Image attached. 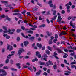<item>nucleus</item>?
Instances as JSON below:
<instances>
[{"label":"nucleus","mask_w":76,"mask_h":76,"mask_svg":"<svg viewBox=\"0 0 76 76\" xmlns=\"http://www.w3.org/2000/svg\"><path fill=\"white\" fill-rule=\"evenodd\" d=\"M17 41H20V37H17Z\"/></svg>","instance_id":"58836bf2"},{"label":"nucleus","mask_w":76,"mask_h":76,"mask_svg":"<svg viewBox=\"0 0 76 76\" xmlns=\"http://www.w3.org/2000/svg\"><path fill=\"white\" fill-rule=\"evenodd\" d=\"M28 33H29L30 34H33V33H34V32H33V31L30 30V31H28L27 32Z\"/></svg>","instance_id":"7c9ffc66"},{"label":"nucleus","mask_w":76,"mask_h":76,"mask_svg":"<svg viewBox=\"0 0 76 76\" xmlns=\"http://www.w3.org/2000/svg\"><path fill=\"white\" fill-rule=\"evenodd\" d=\"M54 56H57V52L56 51H55L54 53Z\"/></svg>","instance_id":"6e6d98bb"},{"label":"nucleus","mask_w":76,"mask_h":76,"mask_svg":"<svg viewBox=\"0 0 76 76\" xmlns=\"http://www.w3.org/2000/svg\"><path fill=\"white\" fill-rule=\"evenodd\" d=\"M47 35L49 36H51V34H50V33L49 32H47Z\"/></svg>","instance_id":"8fccbe9b"},{"label":"nucleus","mask_w":76,"mask_h":76,"mask_svg":"<svg viewBox=\"0 0 76 76\" xmlns=\"http://www.w3.org/2000/svg\"><path fill=\"white\" fill-rule=\"evenodd\" d=\"M75 54V53L73 52L72 53L70 54V56H74Z\"/></svg>","instance_id":"052dcab7"},{"label":"nucleus","mask_w":76,"mask_h":76,"mask_svg":"<svg viewBox=\"0 0 76 76\" xmlns=\"http://www.w3.org/2000/svg\"><path fill=\"white\" fill-rule=\"evenodd\" d=\"M7 45L8 46L7 48V50H9L10 48V51H11V50H13V47H12V46L10 45H9V44H7Z\"/></svg>","instance_id":"20e7f679"},{"label":"nucleus","mask_w":76,"mask_h":76,"mask_svg":"<svg viewBox=\"0 0 76 76\" xmlns=\"http://www.w3.org/2000/svg\"><path fill=\"white\" fill-rule=\"evenodd\" d=\"M66 67L67 69L69 70V71H71V69L70 67H68V66H66Z\"/></svg>","instance_id":"72a5a7b5"},{"label":"nucleus","mask_w":76,"mask_h":76,"mask_svg":"<svg viewBox=\"0 0 76 76\" xmlns=\"http://www.w3.org/2000/svg\"><path fill=\"white\" fill-rule=\"evenodd\" d=\"M40 65H44L45 63L44 62H41L40 63Z\"/></svg>","instance_id":"0e129e2a"},{"label":"nucleus","mask_w":76,"mask_h":76,"mask_svg":"<svg viewBox=\"0 0 76 76\" xmlns=\"http://www.w3.org/2000/svg\"><path fill=\"white\" fill-rule=\"evenodd\" d=\"M46 53L48 55H50V51L48 50H46Z\"/></svg>","instance_id":"393cba45"},{"label":"nucleus","mask_w":76,"mask_h":76,"mask_svg":"<svg viewBox=\"0 0 76 76\" xmlns=\"http://www.w3.org/2000/svg\"><path fill=\"white\" fill-rule=\"evenodd\" d=\"M21 31H22V30L21 29H17L16 32L17 33H19V32H21Z\"/></svg>","instance_id":"5701e85b"},{"label":"nucleus","mask_w":76,"mask_h":76,"mask_svg":"<svg viewBox=\"0 0 76 76\" xmlns=\"http://www.w3.org/2000/svg\"><path fill=\"white\" fill-rule=\"evenodd\" d=\"M14 55V54H11L8 55V56H7V59H8V58H9V59H10V58H11V56H13ZM9 56H10V57H9Z\"/></svg>","instance_id":"dca6fc26"},{"label":"nucleus","mask_w":76,"mask_h":76,"mask_svg":"<svg viewBox=\"0 0 76 76\" xmlns=\"http://www.w3.org/2000/svg\"><path fill=\"white\" fill-rule=\"evenodd\" d=\"M3 69H8V67L6 66H5L3 67Z\"/></svg>","instance_id":"79ce46f5"},{"label":"nucleus","mask_w":76,"mask_h":76,"mask_svg":"<svg viewBox=\"0 0 76 76\" xmlns=\"http://www.w3.org/2000/svg\"><path fill=\"white\" fill-rule=\"evenodd\" d=\"M0 72H1V73H4V75H7V73H6V71L3 70V69H0Z\"/></svg>","instance_id":"9b49d317"},{"label":"nucleus","mask_w":76,"mask_h":76,"mask_svg":"<svg viewBox=\"0 0 76 76\" xmlns=\"http://www.w3.org/2000/svg\"><path fill=\"white\" fill-rule=\"evenodd\" d=\"M27 15L28 16H31V14H30V12H27Z\"/></svg>","instance_id":"603ef678"},{"label":"nucleus","mask_w":76,"mask_h":76,"mask_svg":"<svg viewBox=\"0 0 76 76\" xmlns=\"http://www.w3.org/2000/svg\"><path fill=\"white\" fill-rule=\"evenodd\" d=\"M24 46L25 47H27V45H28L29 44V42L28 41H25L23 42Z\"/></svg>","instance_id":"9d476101"},{"label":"nucleus","mask_w":76,"mask_h":76,"mask_svg":"<svg viewBox=\"0 0 76 76\" xmlns=\"http://www.w3.org/2000/svg\"><path fill=\"white\" fill-rule=\"evenodd\" d=\"M33 69L34 70V72H36V71H37V68H36V67L34 66H33Z\"/></svg>","instance_id":"09e8293b"},{"label":"nucleus","mask_w":76,"mask_h":76,"mask_svg":"<svg viewBox=\"0 0 76 76\" xmlns=\"http://www.w3.org/2000/svg\"><path fill=\"white\" fill-rule=\"evenodd\" d=\"M37 46L38 47H39L40 49L42 48V45H41V44H39V43H37Z\"/></svg>","instance_id":"6e6552de"},{"label":"nucleus","mask_w":76,"mask_h":76,"mask_svg":"<svg viewBox=\"0 0 76 76\" xmlns=\"http://www.w3.org/2000/svg\"><path fill=\"white\" fill-rule=\"evenodd\" d=\"M57 17V15H56L54 16L53 18H52L51 19L52 20H55V19H56Z\"/></svg>","instance_id":"4be33fe9"},{"label":"nucleus","mask_w":76,"mask_h":76,"mask_svg":"<svg viewBox=\"0 0 76 76\" xmlns=\"http://www.w3.org/2000/svg\"><path fill=\"white\" fill-rule=\"evenodd\" d=\"M23 68H28V69H29V70H30V71H31V72H33V69H32V68H31V67H28L27 66H23Z\"/></svg>","instance_id":"423d86ee"},{"label":"nucleus","mask_w":76,"mask_h":76,"mask_svg":"<svg viewBox=\"0 0 76 76\" xmlns=\"http://www.w3.org/2000/svg\"><path fill=\"white\" fill-rule=\"evenodd\" d=\"M64 50L65 52H68V50L66 49H64Z\"/></svg>","instance_id":"e2e57ef3"},{"label":"nucleus","mask_w":76,"mask_h":76,"mask_svg":"<svg viewBox=\"0 0 76 76\" xmlns=\"http://www.w3.org/2000/svg\"><path fill=\"white\" fill-rule=\"evenodd\" d=\"M36 56H37L39 55L40 54V52L38 51H37L36 52Z\"/></svg>","instance_id":"a878e982"},{"label":"nucleus","mask_w":76,"mask_h":76,"mask_svg":"<svg viewBox=\"0 0 76 76\" xmlns=\"http://www.w3.org/2000/svg\"><path fill=\"white\" fill-rule=\"evenodd\" d=\"M69 5L70 6H72V3L70 2L69 3H67L66 5H65V6H66L67 7H68V6H69Z\"/></svg>","instance_id":"6ab92c4d"},{"label":"nucleus","mask_w":76,"mask_h":76,"mask_svg":"<svg viewBox=\"0 0 76 76\" xmlns=\"http://www.w3.org/2000/svg\"><path fill=\"white\" fill-rule=\"evenodd\" d=\"M66 33L65 32L63 31V32H61L59 34V37H61V35H66Z\"/></svg>","instance_id":"f8f14e48"},{"label":"nucleus","mask_w":76,"mask_h":76,"mask_svg":"<svg viewBox=\"0 0 76 76\" xmlns=\"http://www.w3.org/2000/svg\"><path fill=\"white\" fill-rule=\"evenodd\" d=\"M70 6H68L67 7L66 10L68 13H70Z\"/></svg>","instance_id":"ddd939ff"},{"label":"nucleus","mask_w":76,"mask_h":76,"mask_svg":"<svg viewBox=\"0 0 76 76\" xmlns=\"http://www.w3.org/2000/svg\"><path fill=\"white\" fill-rule=\"evenodd\" d=\"M49 5L50 7H53V6H54L53 4H50Z\"/></svg>","instance_id":"a18cd8bd"},{"label":"nucleus","mask_w":76,"mask_h":76,"mask_svg":"<svg viewBox=\"0 0 76 76\" xmlns=\"http://www.w3.org/2000/svg\"><path fill=\"white\" fill-rule=\"evenodd\" d=\"M16 65L17 67H18V66H20V64L19 63H17L16 64Z\"/></svg>","instance_id":"2f4dec72"},{"label":"nucleus","mask_w":76,"mask_h":76,"mask_svg":"<svg viewBox=\"0 0 76 76\" xmlns=\"http://www.w3.org/2000/svg\"><path fill=\"white\" fill-rule=\"evenodd\" d=\"M10 38V36H7L6 37V38L7 39H9V38Z\"/></svg>","instance_id":"c03bdc74"},{"label":"nucleus","mask_w":76,"mask_h":76,"mask_svg":"<svg viewBox=\"0 0 76 76\" xmlns=\"http://www.w3.org/2000/svg\"><path fill=\"white\" fill-rule=\"evenodd\" d=\"M54 38V37L53 36H51L50 37V40L52 41L53 39Z\"/></svg>","instance_id":"de8ad7c7"},{"label":"nucleus","mask_w":76,"mask_h":76,"mask_svg":"<svg viewBox=\"0 0 76 76\" xmlns=\"http://www.w3.org/2000/svg\"><path fill=\"white\" fill-rule=\"evenodd\" d=\"M55 39H57V38H58V35H57V34H56L55 35Z\"/></svg>","instance_id":"e433bc0d"},{"label":"nucleus","mask_w":76,"mask_h":76,"mask_svg":"<svg viewBox=\"0 0 76 76\" xmlns=\"http://www.w3.org/2000/svg\"><path fill=\"white\" fill-rule=\"evenodd\" d=\"M3 28L5 30V31H3V32L4 33H7V32H9L8 34H10V35H13V32H11V30H10V29H9V30L7 31V28L6 27H5L4 26L3 27Z\"/></svg>","instance_id":"f257e3e1"},{"label":"nucleus","mask_w":76,"mask_h":76,"mask_svg":"<svg viewBox=\"0 0 76 76\" xmlns=\"http://www.w3.org/2000/svg\"><path fill=\"white\" fill-rule=\"evenodd\" d=\"M56 13H57V11L56 10H54L53 12V15L55 16L56 14Z\"/></svg>","instance_id":"c85d7f7f"},{"label":"nucleus","mask_w":76,"mask_h":76,"mask_svg":"<svg viewBox=\"0 0 76 76\" xmlns=\"http://www.w3.org/2000/svg\"><path fill=\"white\" fill-rule=\"evenodd\" d=\"M48 62L50 64V65H51V66H52V65H53V62H52V61H50V60H49L48 61Z\"/></svg>","instance_id":"b1692460"},{"label":"nucleus","mask_w":76,"mask_h":76,"mask_svg":"<svg viewBox=\"0 0 76 76\" xmlns=\"http://www.w3.org/2000/svg\"><path fill=\"white\" fill-rule=\"evenodd\" d=\"M41 70H39L36 73L37 76H39V75H41Z\"/></svg>","instance_id":"2eb2a0df"},{"label":"nucleus","mask_w":76,"mask_h":76,"mask_svg":"<svg viewBox=\"0 0 76 76\" xmlns=\"http://www.w3.org/2000/svg\"><path fill=\"white\" fill-rule=\"evenodd\" d=\"M9 62V59H7L5 61V63L7 64Z\"/></svg>","instance_id":"c756f323"},{"label":"nucleus","mask_w":76,"mask_h":76,"mask_svg":"<svg viewBox=\"0 0 76 76\" xmlns=\"http://www.w3.org/2000/svg\"><path fill=\"white\" fill-rule=\"evenodd\" d=\"M59 9H60V10H61L62 9H63V7L61 5H60L59 6Z\"/></svg>","instance_id":"4d7b16f0"},{"label":"nucleus","mask_w":76,"mask_h":76,"mask_svg":"<svg viewBox=\"0 0 76 76\" xmlns=\"http://www.w3.org/2000/svg\"><path fill=\"white\" fill-rule=\"evenodd\" d=\"M57 15L59 16L58 17V19L57 20V21L58 22H60L61 21V20H62V18H61V16H60V13H58Z\"/></svg>","instance_id":"f03ea898"},{"label":"nucleus","mask_w":76,"mask_h":76,"mask_svg":"<svg viewBox=\"0 0 76 76\" xmlns=\"http://www.w3.org/2000/svg\"><path fill=\"white\" fill-rule=\"evenodd\" d=\"M76 64V62H73L71 63V64Z\"/></svg>","instance_id":"ea45409f"},{"label":"nucleus","mask_w":76,"mask_h":76,"mask_svg":"<svg viewBox=\"0 0 76 76\" xmlns=\"http://www.w3.org/2000/svg\"><path fill=\"white\" fill-rule=\"evenodd\" d=\"M37 56L39 58H40L41 57V54H40L39 55H38Z\"/></svg>","instance_id":"13d9d810"},{"label":"nucleus","mask_w":76,"mask_h":76,"mask_svg":"<svg viewBox=\"0 0 76 76\" xmlns=\"http://www.w3.org/2000/svg\"><path fill=\"white\" fill-rule=\"evenodd\" d=\"M52 43H53V42H52V40H49V44H52Z\"/></svg>","instance_id":"49530a36"},{"label":"nucleus","mask_w":76,"mask_h":76,"mask_svg":"<svg viewBox=\"0 0 76 76\" xmlns=\"http://www.w3.org/2000/svg\"><path fill=\"white\" fill-rule=\"evenodd\" d=\"M26 13V11H23L21 13L22 14H23V15H25V13Z\"/></svg>","instance_id":"a19ab883"},{"label":"nucleus","mask_w":76,"mask_h":76,"mask_svg":"<svg viewBox=\"0 0 76 76\" xmlns=\"http://www.w3.org/2000/svg\"><path fill=\"white\" fill-rule=\"evenodd\" d=\"M48 57V56H47V55L46 54H44L43 56V60H44L46 61H47V58Z\"/></svg>","instance_id":"39448f33"},{"label":"nucleus","mask_w":76,"mask_h":76,"mask_svg":"<svg viewBox=\"0 0 76 76\" xmlns=\"http://www.w3.org/2000/svg\"><path fill=\"white\" fill-rule=\"evenodd\" d=\"M18 16L20 19H22V18L23 17L22 16V14H21L18 13Z\"/></svg>","instance_id":"f3484780"},{"label":"nucleus","mask_w":76,"mask_h":76,"mask_svg":"<svg viewBox=\"0 0 76 76\" xmlns=\"http://www.w3.org/2000/svg\"><path fill=\"white\" fill-rule=\"evenodd\" d=\"M46 21L48 23V24H49V23H50V20H48V18L46 19Z\"/></svg>","instance_id":"473e14b6"},{"label":"nucleus","mask_w":76,"mask_h":76,"mask_svg":"<svg viewBox=\"0 0 76 76\" xmlns=\"http://www.w3.org/2000/svg\"><path fill=\"white\" fill-rule=\"evenodd\" d=\"M69 51L70 53H73V52H74V50H69Z\"/></svg>","instance_id":"3c124183"},{"label":"nucleus","mask_w":76,"mask_h":76,"mask_svg":"<svg viewBox=\"0 0 76 76\" xmlns=\"http://www.w3.org/2000/svg\"><path fill=\"white\" fill-rule=\"evenodd\" d=\"M46 66H50V63H49V62H47L46 63V64L45 65Z\"/></svg>","instance_id":"f704fd0d"},{"label":"nucleus","mask_w":76,"mask_h":76,"mask_svg":"<svg viewBox=\"0 0 76 76\" xmlns=\"http://www.w3.org/2000/svg\"><path fill=\"white\" fill-rule=\"evenodd\" d=\"M6 19L8 20V21H10V18L8 17V16H6Z\"/></svg>","instance_id":"412c9836"},{"label":"nucleus","mask_w":76,"mask_h":76,"mask_svg":"<svg viewBox=\"0 0 76 76\" xmlns=\"http://www.w3.org/2000/svg\"><path fill=\"white\" fill-rule=\"evenodd\" d=\"M57 41V39H54L53 40V42L54 43H55V44L56 43V41Z\"/></svg>","instance_id":"4c0bfd02"},{"label":"nucleus","mask_w":76,"mask_h":76,"mask_svg":"<svg viewBox=\"0 0 76 76\" xmlns=\"http://www.w3.org/2000/svg\"><path fill=\"white\" fill-rule=\"evenodd\" d=\"M71 67L72 69H73V68H75V65H72L71 66Z\"/></svg>","instance_id":"37998d69"},{"label":"nucleus","mask_w":76,"mask_h":76,"mask_svg":"<svg viewBox=\"0 0 76 76\" xmlns=\"http://www.w3.org/2000/svg\"><path fill=\"white\" fill-rule=\"evenodd\" d=\"M38 41H39V42L40 41H41V38L40 37H39L38 38Z\"/></svg>","instance_id":"774afa93"},{"label":"nucleus","mask_w":76,"mask_h":76,"mask_svg":"<svg viewBox=\"0 0 76 76\" xmlns=\"http://www.w3.org/2000/svg\"><path fill=\"white\" fill-rule=\"evenodd\" d=\"M45 49V46H44L43 47V48H42V50H44Z\"/></svg>","instance_id":"338daca9"},{"label":"nucleus","mask_w":76,"mask_h":76,"mask_svg":"<svg viewBox=\"0 0 76 76\" xmlns=\"http://www.w3.org/2000/svg\"><path fill=\"white\" fill-rule=\"evenodd\" d=\"M10 63L11 64H13V60H11L10 61Z\"/></svg>","instance_id":"69168bd1"},{"label":"nucleus","mask_w":76,"mask_h":76,"mask_svg":"<svg viewBox=\"0 0 76 76\" xmlns=\"http://www.w3.org/2000/svg\"><path fill=\"white\" fill-rule=\"evenodd\" d=\"M45 26V24H43L39 26L38 27L39 28H44Z\"/></svg>","instance_id":"a211bd4d"},{"label":"nucleus","mask_w":76,"mask_h":76,"mask_svg":"<svg viewBox=\"0 0 76 76\" xmlns=\"http://www.w3.org/2000/svg\"><path fill=\"white\" fill-rule=\"evenodd\" d=\"M22 51H25V50L22 48H20V50L18 51V54L19 56H20V54L22 53Z\"/></svg>","instance_id":"7ed1b4c3"},{"label":"nucleus","mask_w":76,"mask_h":76,"mask_svg":"<svg viewBox=\"0 0 76 76\" xmlns=\"http://www.w3.org/2000/svg\"><path fill=\"white\" fill-rule=\"evenodd\" d=\"M47 48L48 50H49L51 51H53V49L52 48H51L50 46H48L47 47Z\"/></svg>","instance_id":"aec40b11"},{"label":"nucleus","mask_w":76,"mask_h":76,"mask_svg":"<svg viewBox=\"0 0 76 76\" xmlns=\"http://www.w3.org/2000/svg\"><path fill=\"white\" fill-rule=\"evenodd\" d=\"M21 29H22V30H25V27L23 26H22L21 27Z\"/></svg>","instance_id":"680f3d73"},{"label":"nucleus","mask_w":76,"mask_h":76,"mask_svg":"<svg viewBox=\"0 0 76 76\" xmlns=\"http://www.w3.org/2000/svg\"><path fill=\"white\" fill-rule=\"evenodd\" d=\"M47 72L48 73H50V69H48L47 70Z\"/></svg>","instance_id":"bf43d9fd"},{"label":"nucleus","mask_w":76,"mask_h":76,"mask_svg":"<svg viewBox=\"0 0 76 76\" xmlns=\"http://www.w3.org/2000/svg\"><path fill=\"white\" fill-rule=\"evenodd\" d=\"M53 68H54L55 70H56V69H57V65H54L53 66Z\"/></svg>","instance_id":"c9c22d12"},{"label":"nucleus","mask_w":76,"mask_h":76,"mask_svg":"<svg viewBox=\"0 0 76 76\" xmlns=\"http://www.w3.org/2000/svg\"><path fill=\"white\" fill-rule=\"evenodd\" d=\"M29 39L30 41H31L32 42H33L35 40V37L34 36H32L31 37H30L29 38Z\"/></svg>","instance_id":"1a4fd4ad"},{"label":"nucleus","mask_w":76,"mask_h":76,"mask_svg":"<svg viewBox=\"0 0 76 76\" xmlns=\"http://www.w3.org/2000/svg\"><path fill=\"white\" fill-rule=\"evenodd\" d=\"M11 31H12V32H13H13L15 31V29H11Z\"/></svg>","instance_id":"5fc2aeb1"},{"label":"nucleus","mask_w":76,"mask_h":76,"mask_svg":"<svg viewBox=\"0 0 76 76\" xmlns=\"http://www.w3.org/2000/svg\"><path fill=\"white\" fill-rule=\"evenodd\" d=\"M65 73H64V75L66 76H69L71 73V72L70 71H65Z\"/></svg>","instance_id":"0eeeda50"},{"label":"nucleus","mask_w":76,"mask_h":76,"mask_svg":"<svg viewBox=\"0 0 76 76\" xmlns=\"http://www.w3.org/2000/svg\"><path fill=\"white\" fill-rule=\"evenodd\" d=\"M29 57L28 56H26L25 58H26V59H28L29 58Z\"/></svg>","instance_id":"864d4df0"},{"label":"nucleus","mask_w":76,"mask_h":76,"mask_svg":"<svg viewBox=\"0 0 76 76\" xmlns=\"http://www.w3.org/2000/svg\"><path fill=\"white\" fill-rule=\"evenodd\" d=\"M34 11L35 12L36 11H37V10H38V8L35 7L33 8Z\"/></svg>","instance_id":"cd10ccee"},{"label":"nucleus","mask_w":76,"mask_h":76,"mask_svg":"<svg viewBox=\"0 0 76 76\" xmlns=\"http://www.w3.org/2000/svg\"><path fill=\"white\" fill-rule=\"evenodd\" d=\"M11 69L12 71H17V69L13 68H11Z\"/></svg>","instance_id":"bb28decb"},{"label":"nucleus","mask_w":76,"mask_h":76,"mask_svg":"<svg viewBox=\"0 0 76 76\" xmlns=\"http://www.w3.org/2000/svg\"><path fill=\"white\" fill-rule=\"evenodd\" d=\"M57 50L58 52V53L59 54H61L63 53V51H62L60 49L58 48L57 49Z\"/></svg>","instance_id":"4468645a"}]
</instances>
